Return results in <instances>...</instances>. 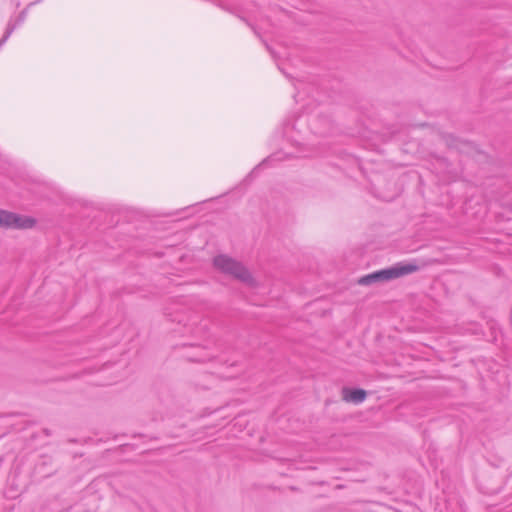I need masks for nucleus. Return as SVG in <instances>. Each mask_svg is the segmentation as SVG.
Instances as JSON below:
<instances>
[{"label":"nucleus","mask_w":512,"mask_h":512,"mask_svg":"<svg viewBox=\"0 0 512 512\" xmlns=\"http://www.w3.org/2000/svg\"><path fill=\"white\" fill-rule=\"evenodd\" d=\"M306 125V121L302 118L296 119L294 122H288L283 128V143L281 150L270 155L262 161L253 171L272 165L274 162L283 161L291 157L307 156V143L302 132V128Z\"/></svg>","instance_id":"obj_1"},{"label":"nucleus","mask_w":512,"mask_h":512,"mask_svg":"<svg viewBox=\"0 0 512 512\" xmlns=\"http://www.w3.org/2000/svg\"><path fill=\"white\" fill-rule=\"evenodd\" d=\"M417 269L418 267L415 264L400 262L391 267L363 276L359 279L358 283L361 285H369L374 282H386L413 273Z\"/></svg>","instance_id":"obj_2"},{"label":"nucleus","mask_w":512,"mask_h":512,"mask_svg":"<svg viewBox=\"0 0 512 512\" xmlns=\"http://www.w3.org/2000/svg\"><path fill=\"white\" fill-rule=\"evenodd\" d=\"M214 266L221 272L230 275L244 283H252L249 271L238 261L227 255H218L213 260Z\"/></svg>","instance_id":"obj_3"},{"label":"nucleus","mask_w":512,"mask_h":512,"mask_svg":"<svg viewBox=\"0 0 512 512\" xmlns=\"http://www.w3.org/2000/svg\"><path fill=\"white\" fill-rule=\"evenodd\" d=\"M35 225V220L31 217L20 216L13 212L0 210V227L27 229Z\"/></svg>","instance_id":"obj_4"},{"label":"nucleus","mask_w":512,"mask_h":512,"mask_svg":"<svg viewBox=\"0 0 512 512\" xmlns=\"http://www.w3.org/2000/svg\"><path fill=\"white\" fill-rule=\"evenodd\" d=\"M366 398V392L363 389H344L343 399L355 404L362 403Z\"/></svg>","instance_id":"obj_5"},{"label":"nucleus","mask_w":512,"mask_h":512,"mask_svg":"<svg viewBox=\"0 0 512 512\" xmlns=\"http://www.w3.org/2000/svg\"><path fill=\"white\" fill-rule=\"evenodd\" d=\"M25 18V13L22 12L15 23L9 22L3 37L0 39V47L8 40L10 35L15 30L17 24H20Z\"/></svg>","instance_id":"obj_6"},{"label":"nucleus","mask_w":512,"mask_h":512,"mask_svg":"<svg viewBox=\"0 0 512 512\" xmlns=\"http://www.w3.org/2000/svg\"><path fill=\"white\" fill-rule=\"evenodd\" d=\"M207 359V357H204V356H199V357H195V358H190V360L192 361H197V362H202V361H205Z\"/></svg>","instance_id":"obj_7"},{"label":"nucleus","mask_w":512,"mask_h":512,"mask_svg":"<svg viewBox=\"0 0 512 512\" xmlns=\"http://www.w3.org/2000/svg\"><path fill=\"white\" fill-rule=\"evenodd\" d=\"M315 133L323 135L325 132L324 131H315Z\"/></svg>","instance_id":"obj_8"}]
</instances>
